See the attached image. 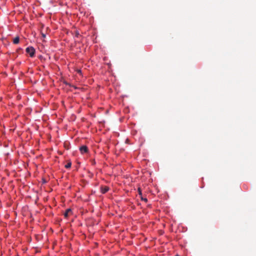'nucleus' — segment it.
Listing matches in <instances>:
<instances>
[{"instance_id":"nucleus-1","label":"nucleus","mask_w":256,"mask_h":256,"mask_svg":"<svg viewBox=\"0 0 256 256\" xmlns=\"http://www.w3.org/2000/svg\"><path fill=\"white\" fill-rule=\"evenodd\" d=\"M26 52L30 54V57H33L34 56L35 50L32 46L28 47L26 48Z\"/></svg>"},{"instance_id":"nucleus-2","label":"nucleus","mask_w":256,"mask_h":256,"mask_svg":"<svg viewBox=\"0 0 256 256\" xmlns=\"http://www.w3.org/2000/svg\"><path fill=\"white\" fill-rule=\"evenodd\" d=\"M80 150L82 154H85L88 152V148L86 146H82L80 148Z\"/></svg>"},{"instance_id":"nucleus-3","label":"nucleus","mask_w":256,"mask_h":256,"mask_svg":"<svg viewBox=\"0 0 256 256\" xmlns=\"http://www.w3.org/2000/svg\"><path fill=\"white\" fill-rule=\"evenodd\" d=\"M109 190V188L107 186H102L100 188V191L102 193L105 194Z\"/></svg>"},{"instance_id":"nucleus-4","label":"nucleus","mask_w":256,"mask_h":256,"mask_svg":"<svg viewBox=\"0 0 256 256\" xmlns=\"http://www.w3.org/2000/svg\"><path fill=\"white\" fill-rule=\"evenodd\" d=\"M70 213H72V210L70 208L67 209L64 213V217L68 218Z\"/></svg>"},{"instance_id":"nucleus-5","label":"nucleus","mask_w":256,"mask_h":256,"mask_svg":"<svg viewBox=\"0 0 256 256\" xmlns=\"http://www.w3.org/2000/svg\"><path fill=\"white\" fill-rule=\"evenodd\" d=\"M19 41H20V38H19V37H18V36H16V38L13 40V42H14V44H18L19 42Z\"/></svg>"},{"instance_id":"nucleus-6","label":"nucleus","mask_w":256,"mask_h":256,"mask_svg":"<svg viewBox=\"0 0 256 256\" xmlns=\"http://www.w3.org/2000/svg\"><path fill=\"white\" fill-rule=\"evenodd\" d=\"M71 165H72L71 162H68V164L65 166V168H70V166H71Z\"/></svg>"},{"instance_id":"nucleus-7","label":"nucleus","mask_w":256,"mask_h":256,"mask_svg":"<svg viewBox=\"0 0 256 256\" xmlns=\"http://www.w3.org/2000/svg\"><path fill=\"white\" fill-rule=\"evenodd\" d=\"M141 200H144L145 202H148V199L146 198H143L142 196H141Z\"/></svg>"},{"instance_id":"nucleus-8","label":"nucleus","mask_w":256,"mask_h":256,"mask_svg":"<svg viewBox=\"0 0 256 256\" xmlns=\"http://www.w3.org/2000/svg\"><path fill=\"white\" fill-rule=\"evenodd\" d=\"M138 194L140 196H142V192L140 188H138Z\"/></svg>"},{"instance_id":"nucleus-9","label":"nucleus","mask_w":256,"mask_h":256,"mask_svg":"<svg viewBox=\"0 0 256 256\" xmlns=\"http://www.w3.org/2000/svg\"><path fill=\"white\" fill-rule=\"evenodd\" d=\"M42 37H43V38H45V37H46V34H44L42 33Z\"/></svg>"},{"instance_id":"nucleus-10","label":"nucleus","mask_w":256,"mask_h":256,"mask_svg":"<svg viewBox=\"0 0 256 256\" xmlns=\"http://www.w3.org/2000/svg\"><path fill=\"white\" fill-rule=\"evenodd\" d=\"M178 256V255H176V256Z\"/></svg>"}]
</instances>
